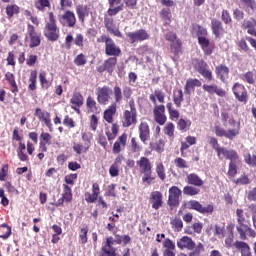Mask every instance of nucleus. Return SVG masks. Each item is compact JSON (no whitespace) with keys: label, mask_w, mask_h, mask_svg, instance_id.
<instances>
[{"label":"nucleus","mask_w":256,"mask_h":256,"mask_svg":"<svg viewBox=\"0 0 256 256\" xmlns=\"http://www.w3.org/2000/svg\"><path fill=\"white\" fill-rule=\"evenodd\" d=\"M139 137L142 143L149 141V124H147V122L140 123Z\"/></svg>","instance_id":"393cba45"},{"label":"nucleus","mask_w":256,"mask_h":256,"mask_svg":"<svg viewBox=\"0 0 256 256\" xmlns=\"http://www.w3.org/2000/svg\"><path fill=\"white\" fill-rule=\"evenodd\" d=\"M156 173L161 181H165V179H167V175L165 174V166L162 162L156 163Z\"/></svg>","instance_id":"e433bc0d"},{"label":"nucleus","mask_w":256,"mask_h":256,"mask_svg":"<svg viewBox=\"0 0 256 256\" xmlns=\"http://www.w3.org/2000/svg\"><path fill=\"white\" fill-rule=\"evenodd\" d=\"M235 249H237V251H240L241 256H253V254L251 253V246H249V244L244 241H236Z\"/></svg>","instance_id":"b1692460"},{"label":"nucleus","mask_w":256,"mask_h":256,"mask_svg":"<svg viewBox=\"0 0 256 256\" xmlns=\"http://www.w3.org/2000/svg\"><path fill=\"white\" fill-rule=\"evenodd\" d=\"M235 236L233 234V229L230 230V233L226 236L225 239V247L227 249H233L235 248V242H234Z\"/></svg>","instance_id":"ea45409f"},{"label":"nucleus","mask_w":256,"mask_h":256,"mask_svg":"<svg viewBox=\"0 0 256 256\" xmlns=\"http://www.w3.org/2000/svg\"><path fill=\"white\" fill-rule=\"evenodd\" d=\"M202 83L199 79H188L185 85L186 95H191L195 91V87H201Z\"/></svg>","instance_id":"a878e982"},{"label":"nucleus","mask_w":256,"mask_h":256,"mask_svg":"<svg viewBox=\"0 0 256 256\" xmlns=\"http://www.w3.org/2000/svg\"><path fill=\"white\" fill-rule=\"evenodd\" d=\"M200 191L201 190L199 188H195L193 186H185L183 189L184 195H190L191 197L199 195Z\"/></svg>","instance_id":"a18cd8bd"},{"label":"nucleus","mask_w":256,"mask_h":256,"mask_svg":"<svg viewBox=\"0 0 256 256\" xmlns=\"http://www.w3.org/2000/svg\"><path fill=\"white\" fill-rule=\"evenodd\" d=\"M123 127H131L137 123V113L125 110L122 118Z\"/></svg>","instance_id":"f3484780"},{"label":"nucleus","mask_w":256,"mask_h":256,"mask_svg":"<svg viewBox=\"0 0 256 256\" xmlns=\"http://www.w3.org/2000/svg\"><path fill=\"white\" fill-rule=\"evenodd\" d=\"M198 43L201 45L205 55H211V53H213V48L210 46V41L207 36H200L198 38Z\"/></svg>","instance_id":"bb28decb"},{"label":"nucleus","mask_w":256,"mask_h":256,"mask_svg":"<svg viewBox=\"0 0 256 256\" xmlns=\"http://www.w3.org/2000/svg\"><path fill=\"white\" fill-rule=\"evenodd\" d=\"M245 227H247V225L243 224H239L238 226H236V229L240 235V239H242V241H246L247 239V230H245Z\"/></svg>","instance_id":"6e6d98bb"},{"label":"nucleus","mask_w":256,"mask_h":256,"mask_svg":"<svg viewBox=\"0 0 256 256\" xmlns=\"http://www.w3.org/2000/svg\"><path fill=\"white\" fill-rule=\"evenodd\" d=\"M188 185H193L194 187H203L204 183L201 177L195 173L188 174L187 177Z\"/></svg>","instance_id":"cd10ccee"},{"label":"nucleus","mask_w":256,"mask_h":256,"mask_svg":"<svg viewBox=\"0 0 256 256\" xmlns=\"http://www.w3.org/2000/svg\"><path fill=\"white\" fill-rule=\"evenodd\" d=\"M232 91L238 101L241 103H247V89L243 84L235 83Z\"/></svg>","instance_id":"f8f14e48"},{"label":"nucleus","mask_w":256,"mask_h":256,"mask_svg":"<svg viewBox=\"0 0 256 256\" xmlns=\"http://www.w3.org/2000/svg\"><path fill=\"white\" fill-rule=\"evenodd\" d=\"M0 233L1 239H9L11 236V227H9L7 224H2L0 226Z\"/></svg>","instance_id":"58836bf2"},{"label":"nucleus","mask_w":256,"mask_h":256,"mask_svg":"<svg viewBox=\"0 0 256 256\" xmlns=\"http://www.w3.org/2000/svg\"><path fill=\"white\" fill-rule=\"evenodd\" d=\"M174 163H175L176 167H178V169H188L189 168V164L183 158H176Z\"/></svg>","instance_id":"4d7b16f0"},{"label":"nucleus","mask_w":256,"mask_h":256,"mask_svg":"<svg viewBox=\"0 0 256 256\" xmlns=\"http://www.w3.org/2000/svg\"><path fill=\"white\" fill-rule=\"evenodd\" d=\"M5 79L11 87V92L19 93V88L17 87V82L15 81V75H13V73H11V72H7L5 74Z\"/></svg>","instance_id":"2f4dec72"},{"label":"nucleus","mask_w":256,"mask_h":256,"mask_svg":"<svg viewBox=\"0 0 256 256\" xmlns=\"http://www.w3.org/2000/svg\"><path fill=\"white\" fill-rule=\"evenodd\" d=\"M142 175H144L142 177V182L146 183V185H151V183H153V181H155V176H153V171L145 172Z\"/></svg>","instance_id":"3c124183"},{"label":"nucleus","mask_w":256,"mask_h":256,"mask_svg":"<svg viewBox=\"0 0 256 256\" xmlns=\"http://www.w3.org/2000/svg\"><path fill=\"white\" fill-rule=\"evenodd\" d=\"M245 161L248 165H251L252 167L256 166V156L251 154H246Z\"/></svg>","instance_id":"774afa93"},{"label":"nucleus","mask_w":256,"mask_h":256,"mask_svg":"<svg viewBox=\"0 0 256 256\" xmlns=\"http://www.w3.org/2000/svg\"><path fill=\"white\" fill-rule=\"evenodd\" d=\"M163 247H165L166 250L175 251V243L169 238L163 241Z\"/></svg>","instance_id":"680f3d73"},{"label":"nucleus","mask_w":256,"mask_h":256,"mask_svg":"<svg viewBox=\"0 0 256 256\" xmlns=\"http://www.w3.org/2000/svg\"><path fill=\"white\" fill-rule=\"evenodd\" d=\"M202 88L209 95H218V97H225V90L217 86V84H203Z\"/></svg>","instance_id":"dca6fc26"},{"label":"nucleus","mask_w":256,"mask_h":256,"mask_svg":"<svg viewBox=\"0 0 256 256\" xmlns=\"http://www.w3.org/2000/svg\"><path fill=\"white\" fill-rule=\"evenodd\" d=\"M240 79L245 83H249V85L255 84V77L253 75V72H246L245 74H241Z\"/></svg>","instance_id":"a19ab883"},{"label":"nucleus","mask_w":256,"mask_h":256,"mask_svg":"<svg viewBox=\"0 0 256 256\" xmlns=\"http://www.w3.org/2000/svg\"><path fill=\"white\" fill-rule=\"evenodd\" d=\"M114 241L113 237H108L106 239L105 244L102 246L103 253L106 254V256H117L116 249L113 247Z\"/></svg>","instance_id":"412c9836"},{"label":"nucleus","mask_w":256,"mask_h":256,"mask_svg":"<svg viewBox=\"0 0 256 256\" xmlns=\"http://www.w3.org/2000/svg\"><path fill=\"white\" fill-rule=\"evenodd\" d=\"M113 97L115 103H121L123 101V90L119 86H114L113 88Z\"/></svg>","instance_id":"4c0bfd02"},{"label":"nucleus","mask_w":256,"mask_h":256,"mask_svg":"<svg viewBox=\"0 0 256 256\" xmlns=\"http://www.w3.org/2000/svg\"><path fill=\"white\" fill-rule=\"evenodd\" d=\"M125 145H127V134H122L118 138V141L114 143L113 153L115 154L121 153V149L125 148Z\"/></svg>","instance_id":"c85d7f7f"},{"label":"nucleus","mask_w":256,"mask_h":256,"mask_svg":"<svg viewBox=\"0 0 256 256\" xmlns=\"http://www.w3.org/2000/svg\"><path fill=\"white\" fill-rule=\"evenodd\" d=\"M188 207H189V209H194V211H198V213H202V215H207L209 213H213V205L208 204L206 206H203L197 200L189 201Z\"/></svg>","instance_id":"39448f33"},{"label":"nucleus","mask_w":256,"mask_h":256,"mask_svg":"<svg viewBox=\"0 0 256 256\" xmlns=\"http://www.w3.org/2000/svg\"><path fill=\"white\" fill-rule=\"evenodd\" d=\"M105 53L108 57H119L121 55V48L115 45V41H111L105 46Z\"/></svg>","instance_id":"4be33fe9"},{"label":"nucleus","mask_w":256,"mask_h":256,"mask_svg":"<svg viewBox=\"0 0 256 256\" xmlns=\"http://www.w3.org/2000/svg\"><path fill=\"white\" fill-rule=\"evenodd\" d=\"M35 7L39 11H43L45 7H51V3L49 2V0H38L35 2Z\"/></svg>","instance_id":"5fc2aeb1"},{"label":"nucleus","mask_w":256,"mask_h":256,"mask_svg":"<svg viewBox=\"0 0 256 256\" xmlns=\"http://www.w3.org/2000/svg\"><path fill=\"white\" fill-rule=\"evenodd\" d=\"M154 120L158 125L167 123V116L165 115V105H156L153 109Z\"/></svg>","instance_id":"9b49d317"},{"label":"nucleus","mask_w":256,"mask_h":256,"mask_svg":"<svg viewBox=\"0 0 256 256\" xmlns=\"http://www.w3.org/2000/svg\"><path fill=\"white\" fill-rule=\"evenodd\" d=\"M195 69L202 75V77H204V79H207V81H213V72L209 70L207 62L199 60L195 65Z\"/></svg>","instance_id":"20e7f679"},{"label":"nucleus","mask_w":256,"mask_h":256,"mask_svg":"<svg viewBox=\"0 0 256 256\" xmlns=\"http://www.w3.org/2000/svg\"><path fill=\"white\" fill-rule=\"evenodd\" d=\"M219 159H228L230 163H239V154H237V151L233 149H227L225 147H222L220 152L218 153Z\"/></svg>","instance_id":"423d86ee"},{"label":"nucleus","mask_w":256,"mask_h":256,"mask_svg":"<svg viewBox=\"0 0 256 256\" xmlns=\"http://www.w3.org/2000/svg\"><path fill=\"white\" fill-rule=\"evenodd\" d=\"M122 0H108V3L110 5V8L108 9L107 13L110 15V17H113L117 15V13L123 11V3H121Z\"/></svg>","instance_id":"a211bd4d"},{"label":"nucleus","mask_w":256,"mask_h":256,"mask_svg":"<svg viewBox=\"0 0 256 256\" xmlns=\"http://www.w3.org/2000/svg\"><path fill=\"white\" fill-rule=\"evenodd\" d=\"M86 107L91 111V113H97V102L93 97L89 96L86 100Z\"/></svg>","instance_id":"79ce46f5"},{"label":"nucleus","mask_w":256,"mask_h":256,"mask_svg":"<svg viewBox=\"0 0 256 256\" xmlns=\"http://www.w3.org/2000/svg\"><path fill=\"white\" fill-rule=\"evenodd\" d=\"M59 23L63 25V27H75L77 23V18L75 17V13L67 10L62 16L59 17Z\"/></svg>","instance_id":"0eeeda50"},{"label":"nucleus","mask_w":256,"mask_h":256,"mask_svg":"<svg viewBox=\"0 0 256 256\" xmlns=\"http://www.w3.org/2000/svg\"><path fill=\"white\" fill-rule=\"evenodd\" d=\"M63 199H65L66 203H69L73 199V193L71 192V187L69 185L64 184V192L62 194Z\"/></svg>","instance_id":"49530a36"},{"label":"nucleus","mask_w":256,"mask_h":256,"mask_svg":"<svg viewBox=\"0 0 256 256\" xmlns=\"http://www.w3.org/2000/svg\"><path fill=\"white\" fill-rule=\"evenodd\" d=\"M191 125V122L185 121V119H180L177 123V128L179 131H187V127Z\"/></svg>","instance_id":"13d9d810"},{"label":"nucleus","mask_w":256,"mask_h":256,"mask_svg":"<svg viewBox=\"0 0 256 256\" xmlns=\"http://www.w3.org/2000/svg\"><path fill=\"white\" fill-rule=\"evenodd\" d=\"M215 73L222 83H225L229 79V67L224 64L216 66Z\"/></svg>","instance_id":"6ab92c4d"},{"label":"nucleus","mask_w":256,"mask_h":256,"mask_svg":"<svg viewBox=\"0 0 256 256\" xmlns=\"http://www.w3.org/2000/svg\"><path fill=\"white\" fill-rule=\"evenodd\" d=\"M38 78H39L42 89H49V87H51V82L47 80V72H45L44 70H41L39 72Z\"/></svg>","instance_id":"473e14b6"},{"label":"nucleus","mask_w":256,"mask_h":256,"mask_svg":"<svg viewBox=\"0 0 256 256\" xmlns=\"http://www.w3.org/2000/svg\"><path fill=\"white\" fill-rule=\"evenodd\" d=\"M236 215H237L238 225H243V223H245V215L243 214V209H237Z\"/></svg>","instance_id":"338daca9"},{"label":"nucleus","mask_w":256,"mask_h":256,"mask_svg":"<svg viewBox=\"0 0 256 256\" xmlns=\"http://www.w3.org/2000/svg\"><path fill=\"white\" fill-rule=\"evenodd\" d=\"M164 133L170 138H173L175 135V125L173 123H168L164 128Z\"/></svg>","instance_id":"603ef678"},{"label":"nucleus","mask_w":256,"mask_h":256,"mask_svg":"<svg viewBox=\"0 0 256 256\" xmlns=\"http://www.w3.org/2000/svg\"><path fill=\"white\" fill-rule=\"evenodd\" d=\"M117 112V107L115 105L110 106L106 111H104V119L107 123H113V115Z\"/></svg>","instance_id":"72a5a7b5"},{"label":"nucleus","mask_w":256,"mask_h":256,"mask_svg":"<svg viewBox=\"0 0 256 256\" xmlns=\"http://www.w3.org/2000/svg\"><path fill=\"white\" fill-rule=\"evenodd\" d=\"M27 31H28V37L30 39V43H29L30 49L39 47L41 45V36L37 34V32L35 31V27L29 24Z\"/></svg>","instance_id":"6e6552de"},{"label":"nucleus","mask_w":256,"mask_h":256,"mask_svg":"<svg viewBox=\"0 0 256 256\" xmlns=\"http://www.w3.org/2000/svg\"><path fill=\"white\" fill-rule=\"evenodd\" d=\"M51 134L42 132L40 135V149L43 152H47V145H51Z\"/></svg>","instance_id":"7c9ffc66"},{"label":"nucleus","mask_w":256,"mask_h":256,"mask_svg":"<svg viewBox=\"0 0 256 256\" xmlns=\"http://www.w3.org/2000/svg\"><path fill=\"white\" fill-rule=\"evenodd\" d=\"M70 103L77 107H83L84 99L81 93L76 92L73 94L72 98L70 99Z\"/></svg>","instance_id":"f704fd0d"},{"label":"nucleus","mask_w":256,"mask_h":256,"mask_svg":"<svg viewBox=\"0 0 256 256\" xmlns=\"http://www.w3.org/2000/svg\"><path fill=\"white\" fill-rule=\"evenodd\" d=\"M173 101L176 107H181V103H183V90L174 92Z\"/></svg>","instance_id":"c03bdc74"},{"label":"nucleus","mask_w":256,"mask_h":256,"mask_svg":"<svg viewBox=\"0 0 256 256\" xmlns=\"http://www.w3.org/2000/svg\"><path fill=\"white\" fill-rule=\"evenodd\" d=\"M211 29H212L213 35H215L217 39H219V37H221V35L225 33V29L223 28V23L221 22V20H218L215 18L211 20Z\"/></svg>","instance_id":"aec40b11"},{"label":"nucleus","mask_w":256,"mask_h":256,"mask_svg":"<svg viewBox=\"0 0 256 256\" xmlns=\"http://www.w3.org/2000/svg\"><path fill=\"white\" fill-rule=\"evenodd\" d=\"M73 150L78 155H81L82 153H87V151H89V146H85V145H83L81 143H75L73 145Z\"/></svg>","instance_id":"de8ad7c7"},{"label":"nucleus","mask_w":256,"mask_h":256,"mask_svg":"<svg viewBox=\"0 0 256 256\" xmlns=\"http://www.w3.org/2000/svg\"><path fill=\"white\" fill-rule=\"evenodd\" d=\"M29 86L28 89L30 91H36L37 90V70H33L30 73L29 77Z\"/></svg>","instance_id":"c9c22d12"},{"label":"nucleus","mask_w":256,"mask_h":256,"mask_svg":"<svg viewBox=\"0 0 256 256\" xmlns=\"http://www.w3.org/2000/svg\"><path fill=\"white\" fill-rule=\"evenodd\" d=\"M34 115L38 117L39 121L45 123L50 132H53V124L51 123V114L49 112L43 111L41 108H36Z\"/></svg>","instance_id":"9d476101"},{"label":"nucleus","mask_w":256,"mask_h":256,"mask_svg":"<svg viewBox=\"0 0 256 256\" xmlns=\"http://www.w3.org/2000/svg\"><path fill=\"white\" fill-rule=\"evenodd\" d=\"M240 1H241V5L245 9H251L252 11H255V9H256V2H255V0H240Z\"/></svg>","instance_id":"864d4df0"},{"label":"nucleus","mask_w":256,"mask_h":256,"mask_svg":"<svg viewBox=\"0 0 256 256\" xmlns=\"http://www.w3.org/2000/svg\"><path fill=\"white\" fill-rule=\"evenodd\" d=\"M236 185H249L251 183V180H249V177L247 175L242 174L236 181Z\"/></svg>","instance_id":"bf43d9fd"},{"label":"nucleus","mask_w":256,"mask_h":256,"mask_svg":"<svg viewBox=\"0 0 256 256\" xmlns=\"http://www.w3.org/2000/svg\"><path fill=\"white\" fill-rule=\"evenodd\" d=\"M209 144L212 146V149H214L216 151L217 155L223 149V147H221V145H219V141L215 137H209Z\"/></svg>","instance_id":"8fccbe9b"},{"label":"nucleus","mask_w":256,"mask_h":256,"mask_svg":"<svg viewBox=\"0 0 256 256\" xmlns=\"http://www.w3.org/2000/svg\"><path fill=\"white\" fill-rule=\"evenodd\" d=\"M111 93L113 90L109 86H103L97 89V101L100 105H107L111 99Z\"/></svg>","instance_id":"7ed1b4c3"},{"label":"nucleus","mask_w":256,"mask_h":256,"mask_svg":"<svg viewBox=\"0 0 256 256\" xmlns=\"http://www.w3.org/2000/svg\"><path fill=\"white\" fill-rule=\"evenodd\" d=\"M183 192L177 186H172L169 189L168 205L170 207H177L179 205V197Z\"/></svg>","instance_id":"1a4fd4ad"},{"label":"nucleus","mask_w":256,"mask_h":256,"mask_svg":"<svg viewBox=\"0 0 256 256\" xmlns=\"http://www.w3.org/2000/svg\"><path fill=\"white\" fill-rule=\"evenodd\" d=\"M152 199V208L159 209L163 205V194L159 191L152 192L151 194Z\"/></svg>","instance_id":"c756f323"},{"label":"nucleus","mask_w":256,"mask_h":256,"mask_svg":"<svg viewBox=\"0 0 256 256\" xmlns=\"http://www.w3.org/2000/svg\"><path fill=\"white\" fill-rule=\"evenodd\" d=\"M221 19L223 21V23H225L226 25H229V23H231V15L229 14V11L227 10H222V15H221Z\"/></svg>","instance_id":"69168bd1"},{"label":"nucleus","mask_w":256,"mask_h":256,"mask_svg":"<svg viewBox=\"0 0 256 256\" xmlns=\"http://www.w3.org/2000/svg\"><path fill=\"white\" fill-rule=\"evenodd\" d=\"M44 35L48 38V41H57L59 39V28L57 27V20L53 12L49 13V20L46 23Z\"/></svg>","instance_id":"f257e3e1"},{"label":"nucleus","mask_w":256,"mask_h":256,"mask_svg":"<svg viewBox=\"0 0 256 256\" xmlns=\"http://www.w3.org/2000/svg\"><path fill=\"white\" fill-rule=\"evenodd\" d=\"M74 63L75 65H77V67H81L82 65H85V63H87V59H85V55L79 54L74 59Z\"/></svg>","instance_id":"e2e57ef3"},{"label":"nucleus","mask_w":256,"mask_h":256,"mask_svg":"<svg viewBox=\"0 0 256 256\" xmlns=\"http://www.w3.org/2000/svg\"><path fill=\"white\" fill-rule=\"evenodd\" d=\"M6 13H7L8 17H13V15H15V13H19V7L15 6V5L7 6Z\"/></svg>","instance_id":"0e129e2a"},{"label":"nucleus","mask_w":256,"mask_h":256,"mask_svg":"<svg viewBox=\"0 0 256 256\" xmlns=\"http://www.w3.org/2000/svg\"><path fill=\"white\" fill-rule=\"evenodd\" d=\"M130 43H138L142 41H147L151 38V35L147 33L145 29H139L135 32H128L126 33Z\"/></svg>","instance_id":"f03ea898"},{"label":"nucleus","mask_w":256,"mask_h":256,"mask_svg":"<svg viewBox=\"0 0 256 256\" xmlns=\"http://www.w3.org/2000/svg\"><path fill=\"white\" fill-rule=\"evenodd\" d=\"M205 251V246L203 243H198L197 246L194 247L193 251L189 253L188 256H201V254Z\"/></svg>","instance_id":"09e8293b"},{"label":"nucleus","mask_w":256,"mask_h":256,"mask_svg":"<svg viewBox=\"0 0 256 256\" xmlns=\"http://www.w3.org/2000/svg\"><path fill=\"white\" fill-rule=\"evenodd\" d=\"M137 165L139 167L140 173H150L152 172V165L151 161L147 157H141L137 162Z\"/></svg>","instance_id":"5701e85b"},{"label":"nucleus","mask_w":256,"mask_h":256,"mask_svg":"<svg viewBox=\"0 0 256 256\" xmlns=\"http://www.w3.org/2000/svg\"><path fill=\"white\" fill-rule=\"evenodd\" d=\"M177 247L181 250L187 249L188 251H193L195 249V242L191 237L184 236L177 241Z\"/></svg>","instance_id":"4468645a"},{"label":"nucleus","mask_w":256,"mask_h":256,"mask_svg":"<svg viewBox=\"0 0 256 256\" xmlns=\"http://www.w3.org/2000/svg\"><path fill=\"white\" fill-rule=\"evenodd\" d=\"M117 65V58L116 57H110L107 60L104 61L103 65L98 68L99 73H103L107 71L108 73H113L115 71V67Z\"/></svg>","instance_id":"ddd939ff"},{"label":"nucleus","mask_w":256,"mask_h":256,"mask_svg":"<svg viewBox=\"0 0 256 256\" xmlns=\"http://www.w3.org/2000/svg\"><path fill=\"white\" fill-rule=\"evenodd\" d=\"M87 233H89V228L87 226H84L80 229L79 239H80L81 245H86L88 241Z\"/></svg>","instance_id":"37998d69"},{"label":"nucleus","mask_w":256,"mask_h":256,"mask_svg":"<svg viewBox=\"0 0 256 256\" xmlns=\"http://www.w3.org/2000/svg\"><path fill=\"white\" fill-rule=\"evenodd\" d=\"M167 41H171V51L175 53V55H179L181 52V41L177 40V35L173 32H169L166 34Z\"/></svg>","instance_id":"2eb2a0df"},{"label":"nucleus","mask_w":256,"mask_h":256,"mask_svg":"<svg viewBox=\"0 0 256 256\" xmlns=\"http://www.w3.org/2000/svg\"><path fill=\"white\" fill-rule=\"evenodd\" d=\"M237 163L239 162L229 163V170H228L229 177H235V175H237Z\"/></svg>","instance_id":"052dcab7"}]
</instances>
